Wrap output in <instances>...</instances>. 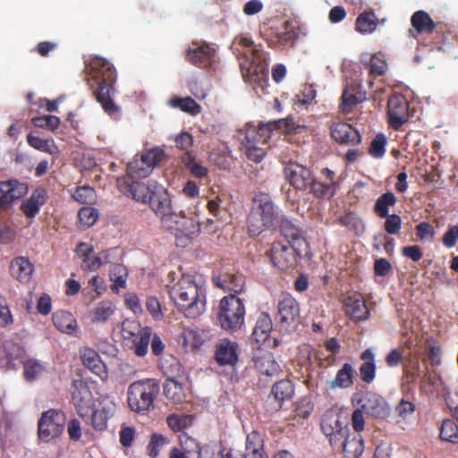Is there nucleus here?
<instances>
[{
    "label": "nucleus",
    "mask_w": 458,
    "mask_h": 458,
    "mask_svg": "<svg viewBox=\"0 0 458 458\" xmlns=\"http://www.w3.org/2000/svg\"><path fill=\"white\" fill-rule=\"evenodd\" d=\"M166 422L173 431L179 432L191 426L193 422V416L186 414H171L166 418Z\"/></svg>",
    "instance_id": "obj_54"
},
{
    "label": "nucleus",
    "mask_w": 458,
    "mask_h": 458,
    "mask_svg": "<svg viewBox=\"0 0 458 458\" xmlns=\"http://www.w3.org/2000/svg\"><path fill=\"white\" fill-rule=\"evenodd\" d=\"M387 64L381 53L374 54L368 64L369 72L374 76L382 75L386 70Z\"/></svg>",
    "instance_id": "obj_62"
},
{
    "label": "nucleus",
    "mask_w": 458,
    "mask_h": 458,
    "mask_svg": "<svg viewBox=\"0 0 458 458\" xmlns=\"http://www.w3.org/2000/svg\"><path fill=\"white\" fill-rule=\"evenodd\" d=\"M377 28V18L373 12H364L356 20V30L361 34H370Z\"/></svg>",
    "instance_id": "obj_50"
},
{
    "label": "nucleus",
    "mask_w": 458,
    "mask_h": 458,
    "mask_svg": "<svg viewBox=\"0 0 458 458\" xmlns=\"http://www.w3.org/2000/svg\"><path fill=\"white\" fill-rule=\"evenodd\" d=\"M155 191L149 196L148 204L153 212L160 218L161 225L164 224L165 218H169L175 211L172 208V202L167 191L159 184L154 186Z\"/></svg>",
    "instance_id": "obj_13"
},
{
    "label": "nucleus",
    "mask_w": 458,
    "mask_h": 458,
    "mask_svg": "<svg viewBox=\"0 0 458 458\" xmlns=\"http://www.w3.org/2000/svg\"><path fill=\"white\" fill-rule=\"evenodd\" d=\"M98 218V212L91 207H85L79 210L78 219L80 227L86 229L93 225Z\"/></svg>",
    "instance_id": "obj_58"
},
{
    "label": "nucleus",
    "mask_w": 458,
    "mask_h": 458,
    "mask_svg": "<svg viewBox=\"0 0 458 458\" xmlns=\"http://www.w3.org/2000/svg\"><path fill=\"white\" fill-rule=\"evenodd\" d=\"M339 222L348 228L350 231L354 232L355 234H361L364 230L365 226L362 222V220L352 212H348L344 214V216H341L339 217Z\"/></svg>",
    "instance_id": "obj_53"
},
{
    "label": "nucleus",
    "mask_w": 458,
    "mask_h": 458,
    "mask_svg": "<svg viewBox=\"0 0 458 458\" xmlns=\"http://www.w3.org/2000/svg\"><path fill=\"white\" fill-rule=\"evenodd\" d=\"M238 345L235 342L224 339L217 345L216 359L221 365H233L238 360Z\"/></svg>",
    "instance_id": "obj_30"
},
{
    "label": "nucleus",
    "mask_w": 458,
    "mask_h": 458,
    "mask_svg": "<svg viewBox=\"0 0 458 458\" xmlns=\"http://www.w3.org/2000/svg\"><path fill=\"white\" fill-rule=\"evenodd\" d=\"M93 247L85 242H81L76 248L77 255L82 259L81 268L83 270L95 271L102 265V260L98 256H91Z\"/></svg>",
    "instance_id": "obj_34"
},
{
    "label": "nucleus",
    "mask_w": 458,
    "mask_h": 458,
    "mask_svg": "<svg viewBox=\"0 0 458 458\" xmlns=\"http://www.w3.org/2000/svg\"><path fill=\"white\" fill-rule=\"evenodd\" d=\"M162 227L174 233L176 237L177 245L182 247L196 237L200 230L196 216H187L182 211L174 212L169 218H165Z\"/></svg>",
    "instance_id": "obj_6"
},
{
    "label": "nucleus",
    "mask_w": 458,
    "mask_h": 458,
    "mask_svg": "<svg viewBox=\"0 0 458 458\" xmlns=\"http://www.w3.org/2000/svg\"><path fill=\"white\" fill-rule=\"evenodd\" d=\"M168 444L169 440L167 437L161 434L154 433L151 436L150 441L147 446L148 454L153 458L157 457L160 449Z\"/></svg>",
    "instance_id": "obj_60"
},
{
    "label": "nucleus",
    "mask_w": 458,
    "mask_h": 458,
    "mask_svg": "<svg viewBox=\"0 0 458 458\" xmlns=\"http://www.w3.org/2000/svg\"><path fill=\"white\" fill-rule=\"evenodd\" d=\"M337 446L342 447L344 458H359L364 452V443L361 435L351 433L350 431L344 435V437Z\"/></svg>",
    "instance_id": "obj_26"
},
{
    "label": "nucleus",
    "mask_w": 458,
    "mask_h": 458,
    "mask_svg": "<svg viewBox=\"0 0 458 458\" xmlns=\"http://www.w3.org/2000/svg\"><path fill=\"white\" fill-rule=\"evenodd\" d=\"M221 458H268V456L263 450L260 436L257 432H252L247 436L244 454L233 451L224 454L223 451Z\"/></svg>",
    "instance_id": "obj_18"
},
{
    "label": "nucleus",
    "mask_w": 458,
    "mask_h": 458,
    "mask_svg": "<svg viewBox=\"0 0 458 458\" xmlns=\"http://www.w3.org/2000/svg\"><path fill=\"white\" fill-rule=\"evenodd\" d=\"M46 201V192L42 189L36 190L31 196L23 201L21 205V208L23 213L29 217H34L41 206Z\"/></svg>",
    "instance_id": "obj_39"
},
{
    "label": "nucleus",
    "mask_w": 458,
    "mask_h": 458,
    "mask_svg": "<svg viewBox=\"0 0 458 458\" xmlns=\"http://www.w3.org/2000/svg\"><path fill=\"white\" fill-rule=\"evenodd\" d=\"M4 351L7 359V369H16L18 364L23 362L25 350L19 343L12 340L5 341L4 344Z\"/></svg>",
    "instance_id": "obj_36"
},
{
    "label": "nucleus",
    "mask_w": 458,
    "mask_h": 458,
    "mask_svg": "<svg viewBox=\"0 0 458 458\" xmlns=\"http://www.w3.org/2000/svg\"><path fill=\"white\" fill-rule=\"evenodd\" d=\"M353 86H347L342 95L341 108L344 113H350L352 108L365 99L361 93H356Z\"/></svg>",
    "instance_id": "obj_44"
},
{
    "label": "nucleus",
    "mask_w": 458,
    "mask_h": 458,
    "mask_svg": "<svg viewBox=\"0 0 458 458\" xmlns=\"http://www.w3.org/2000/svg\"><path fill=\"white\" fill-rule=\"evenodd\" d=\"M344 309L346 314L357 321L367 320L369 317V310L360 294L348 296L344 300Z\"/></svg>",
    "instance_id": "obj_24"
},
{
    "label": "nucleus",
    "mask_w": 458,
    "mask_h": 458,
    "mask_svg": "<svg viewBox=\"0 0 458 458\" xmlns=\"http://www.w3.org/2000/svg\"><path fill=\"white\" fill-rule=\"evenodd\" d=\"M81 359L83 365L101 380L105 381L107 379L108 372L106 366L95 350L89 347L82 348L81 350Z\"/></svg>",
    "instance_id": "obj_22"
},
{
    "label": "nucleus",
    "mask_w": 458,
    "mask_h": 458,
    "mask_svg": "<svg viewBox=\"0 0 458 458\" xmlns=\"http://www.w3.org/2000/svg\"><path fill=\"white\" fill-rule=\"evenodd\" d=\"M440 437L444 441L458 444V426L452 420L443 421L440 428Z\"/></svg>",
    "instance_id": "obj_56"
},
{
    "label": "nucleus",
    "mask_w": 458,
    "mask_h": 458,
    "mask_svg": "<svg viewBox=\"0 0 458 458\" xmlns=\"http://www.w3.org/2000/svg\"><path fill=\"white\" fill-rule=\"evenodd\" d=\"M387 140L384 134H377L372 140L369 154L375 158H381L386 153Z\"/></svg>",
    "instance_id": "obj_64"
},
{
    "label": "nucleus",
    "mask_w": 458,
    "mask_h": 458,
    "mask_svg": "<svg viewBox=\"0 0 458 458\" xmlns=\"http://www.w3.org/2000/svg\"><path fill=\"white\" fill-rule=\"evenodd\" d=\"M256 207L253 208L270 227L275 225L283 216L280 209L275 206L270 196L264 192L257 193L254 197Z\"/></svg>",
    "instance_id": "obj_16"
},
{
    "label": "nucleus",
    "mask_w": 458,
    "mask_h": 458,
    "mask_svg": "<svg viewBox=\"0 0 458 458\" xmlns=\"http://www.w3.org/2000/svg\"><path fill=\"white\" fill-rule=\"evenodd\" d=\"M287 181L296 190H305L312 182L311 172L306 166L298 163H289L284 168Z\"/></svg>",
    "instance_id": "obj_19"
},
{
    "label": "nucleus",
    "mask_w": 458,
    "mask_h": 458,
    "mask_svg": "<svg viewBox=\"0 0 458 458\" xmlns=\"http://www.w3.org/2000/svg\"><path fill=\"white\" fill-rule=\"evenodd\" d=\"M188 60L195 65L211 68L216 63V48L210 44L192 43L187 52Z\"/></svg>",
    "instance_id": "obj_14"
},
{
    "label": "nucleus",
    "mask_w": 458,
    "mask_h": 458,
    "mask_svg": "<svg viewBox=\"0 0 458 458\" xmlns=\"http://www.w3.org/2000/svg\"><path fill=\"white\" fill-rule=\"evenodd\" d=\"M54 326L62 333L77 336L80 333L76 318L65 310L55 311L52 316Z\"/></svg>",
    "instance_id": "obj_28"
},
{
    "label": "nucleus",
    "mask_w": 458,
    "mask_h": 458,
    "mask_svg": "<svg viewBox=\"0 0 458 458\" xmlns=\"http://www.w3.org/2000/svg\"><path fill=\"white\" fill-rule=\"evenodd\" d=\"M29 145L39 151L54 155L57 152V147L52 139H42L32 132L27 136Z\"/></svg>",
    "instance_id": "obj_47"
},
{
    "label": "nucleus",
    "mask_w": 458,
    "mask_h": 458,
    "mask_svg": "<svg viewBox=\"0 0 458 458\" xmlns=\"http://www.w3.org/2000/svg\"><path fill=\"white\" fill-rule=\"evenodd\" d=\"M411 23L415 30L420 33H430L435 29V23L433 20L424 11L416 12L411 17Z\"/></svg>",
    "instance_id": "obj_48"
},
{
    "label": "nucleus",
    "mask_w": 458,
    "mask_h": 458,
    "mask_svg": "<svg viewBox=\"0 0 458 458\" xmlns=\"http://www.w3.org/2000/svg\"><path fill=\"white\" fill-rule=\"evenodd\" d=\"M32 123L36 127L55 131L59 127L60 119L55 115H44L33 118Z\"/></svg>",
    "instance_id": "obj_63"
},
{
    "label": "nucleus",
    "mask_w": 458,
    "mask_h": 458,
    "mask_svg": "<svg viewBox=\"0 0 458 458\" xmlns=\"http://www.w3.org/2000/svg\"><path fill=\"white\" fill-rule=\"evenodd\" d=\"M131 182L128 184L124 193L131 196L133 199L141 203H148L149 196H152L154 186H158L155 181H148L147 183L138 182V180H131Z\"/></svg>",
    "instance_id": "obj_27"
},
{
    "label": "nucleus",
    "mask_w": 458,
    "mask_h": 458,
    "mask_svg": "<svg viewBox=\"0 0 458 458\" xmlns=\"http://www.w3.org/2000/svg\"><path fill=\"white\" fill-rule=\"evenodd\" d=\"M272 320L267 313L262 312L257 318L251 340L258 344H263L270 335L272 331Z\"/></svg>",
    "instance_id": "obj_35"
},
{
    "label": "nucleus",
    "mask_w": 458,
    "mask_h": 458,
    "mask_svg": "<svg viewBox=\"0 0 458 458\" xmlns=\"http://www.w3.org/2000/svg\"><path fill=\"white\" fill-rule=\"evenodd\" d=\"M306 248L297 250L293 244L285 241H276L272 244L269 251V258L276 268L286 270L294 266L297 256L305 252Z\"/></svg>",
    "instance_id": "obj_9"
},
{
    "label": "nucleus",
    "mask_w": 458,
    "mask_h": 458,
    "mask_svg": "<svg viewBox=\"0 0 458 458\" xmlns=\"http://www.w3.org/2000/svg\"><path fill=\"white\" fill-rule=\"evenodd\" d=\"M28 192L26 183L17 180L0 182V209H5Z\"/></svg>",
    "instance_id": "obj_17"
},
{
    "label": "nucleus",
    "mask_w": 458,
    "mask_h": 458,
    "mask_svg": "<svg viewBox=\"0 0 458 458\" xmlns=\"http://www.w3.org/2000/svg\"><path fill=\"white\" fill-rule=\"evenodd\" d=\"M335 182H332L330 184H325L312 179L310 186L311 191L319 198H330L334 195L335 191Z\"/></svg>",
    "instance_id": "obj_61"
},
{
    "label": "nucleus",
    "mask_w": 458,
    "mask_h": 458,
    "mask_svg": "<svg viewBox=\"0 0 458 458\" xmlns=\"http://www.w3.org/2000/svg\"><path fill=\"white\" fill-rule=\"evenodd\" d=\"M163 389L166 399L174 404L182 403L189 396L188 389L174 378H167Z\"/></svg>",
    "instance_id": "obj_31"
},
{
    "label": "nucleus",
    "mask_w": 458,
    "mask_h": 458,
    "mask_svg": "<svg viewBox=\"0 0 458 458\" xmlns=\"http://www.w3.org/2000/svg\"><path fill=\"white\" fill-rule=\"evenodd\" d=\"M293 386L289 380H280L274 384L267 400V411L271 413L279 411L283 403L293 397Z\"/></svg>",
    "instance_id": "obj_15"
},
{
    "label": "nucleus",
    "mask_w": 458,
    "mask_h": 458,
    "mask_svg": "<svg viewBox=\"0 0 458 458\" xmlns=\"http://www.w3.org/2000/svg\"><path fill=\"white\" fill-rule=\"evenodd\" d=\"M182 160L194 177L203 178L208 174V168L197 161L196 157L191 152L186 151L182 157Z\"/></svg>",
    "instance_id": "obj_49"
},
{
    "label": "nucleus",
    "mask_w": 458,
    "mask_h": 458,
    "mask_svg": "<svg viewBox=\"0 0 458 458\" xmlns=\"http://www.w3.org/2000/svg\"><path fill=\"white\" fill-rule=\"evenodd\" d=\"M10 273L19 282L29 283L33 273V265L24 257L15 258L11 262Z\"/></svg>",
    "instance_id": "obj_32"
},
{
    "label": "nucleus",
    "mask_w": 458,
    "mask_h": 458,
    "mask_svg": "<svg viewBox=\"0 0 458 458\" xmlns=\"http://www.w3.org/2000/svg\"><path fill=\"white\" fill-rule=\"evenodd\" d=\"M169 105L173 108H178L192 115L199 114L201 112V106L191 97L180 98L174 96L169 100Z\"/></svg>",
    "instance_id": "obj_43"
},
{
    "label": "nucleus",
    "mask_w": 458,
    "mask_h": 458,
    "mask_svg": "<svg viewBox=\"0 0 458 458\" xmlns=\"http://www.w3.org/2000/svg\"><path fill=\"white\" fill-rule=\"evenodd\" d=\"M247 226L249 233L253 236L260 234L267 228L270 227L265 221H263L261 215H259L254 208H252L248 216Z\"/></svg>",
    "instance_id": "obj_52"
},
{
    "label": "nucleus",
    "mask_w": 458,
    "mask_h": 458,
    "mask_svg": "<svg viewBox=\"0 0 458 458\" xmlns=\"http://www.w3.org/2000/svg\"><path fill=\"white\" fill-rule=\"evenodd\" d=\"M170 298L187 318H197L206 310V290L193 276L183 275L168 285Z\"/></svg>",
    "instance_id": "obj_2"
},
{
    "label": "nucleus",
    "mask_w": 458,
    "mask_h": 458,
    "mask_svg": "<svg viewBox=\"0 0 458 458\" xmlns=\"http://www.w3.org/2000/svg\"><path fill=\"white\" fill-rule=\"evenodd\" d=\"M142 331L143 327L135 320L126 319L122 323L121 332L126 345H130V342L138 338Z\"/></svg>",
    "instance_id": "obj_51"
},
{
    "label": "nucleus",
    "mask_w": 458,
    "mask_h": 458,
    "mask_svg": "<svg viewBox=\"0 0 458 458\" xmlns=\"http://www.w3.org/2000/svg\"><path fill=\"white\" fill-rule=\"evenodd\" d=\"M151 339V329L148 327H143V331L138 338L133 339L130 342V345H127L131 349H133L134 353L139 357H143L147 354L148 350V344Z\"/></svg>",
    "instance_id": "obj_45"
},
{
    "label": "nucleus",
    "mask_w": 458,
    "mask_h": 458,
    "mask_svg": "<svg viewBox=\"0 0 458 458\" xmlns=\"http://www.w3.org/2000/svg\"><path fill=\"white\" fill-rule=\"evenodd\" d=\"M115 411V403L113 401H105L100 403V408L92 413V425L97 430H104L107 427L108 420Z\"/></svg>",
    "instance_id": "obj_33"
},
{
    "label": "nucleus",
    "mask_w": 458,
    "mask_h": 458,
    "mask_svg": "<svg viewBox=\"0 0 458 458\" xmlns=\"http://www.w3.org/2000/svg\"><path fill=\"white\" fill-rule=\"evenodd\" d=\"M216 285L224 291L231 292V294L241 293L244 287V278L242 275L225 273L214 277Z\"/></svg>",
    "instance_id": "obj_29"
},
{
    "label": "nucleus",
    "mask_w": 458,
    "mask_h": 458,
    "mask_svg": "<svg viewBox=\"0 0 458 458\" xmlns=\"http://www.w3.org/2000/svg\"><path fill=\"white\" fill-rule=\"evenodd\" d=\"M72 400L81 416L84 415L86 409L92 403L90 391L81 379H74L71 387Z\"/></svg>",
    "instance_id": "obj_21"
},
{
    "label": "nucleus",
    "mask_w": 458,
    "mask_h": 458,
    "mask_svg": "<svg viewBox=\"0 0 458 458\" xmlns=\"http://www.w3.org/2000/svg\"><path fill=\"white\" fill-rule=\"evenodd\" d=\"M183 344L190 349L199 348L203 343V337L199 329L193 327L185 328L182 335Z\"/></svg>",
    "instance_id": "obj_57"
},
{
    "label": "nucleus",
    "mask_w": 458,
    "mask_h": 458,
    "mask_svg": "<svg viewBox=\"0 0 458 458\" xmlns=\"http://www.w3.org/2000/svg\"><path fill=\"white\" fill-rule=\"evenodd\" d=\"M231 48L240 59L244 79L254 84L253 89L257 94L264 91L268 76L267 54L245 35L236 37Z\"/></svg>",
    "instance_id": "obj_1"
},
{
    "label": "nucleus",
    "mask_w": 458,
    "mask_h": 458,
    "mask_svg": "<svg viewBox=\"0 0 458 458\" xmlns=\"http://www.w3.org/2000/svg\"><path fill=\"white\" fill-rule=\"evenodd\" d=\"M279 323L286 330L294 329L300 323L301 310L297 301L289 293H282L277 303Z\"/></svg>",
    "instance_id": "obj_11"
},
{
    "label": "nucleus",
    "mask_w": 458,
    "mask_h": 458,
    "mask_svg": "<svg viewBox=\"0 0 458 458\" xmlns=\"http://www.w3.org/2000/svg\"><path fill=\"white\" fill-rule=\"evenodd\" d=\"M218 321L221 327L227 331H236L244 323L245 308L242 299L234 294L225 296L220 301Z\"/></svg>",
    "instance_id": "obj_7"
},
{
    "label": "nucleus",
    "mask_w": 458,
    "mask_h": 458,
    "mask_svg": "<svg viewBox=\"0 0 458 458\" xmlns=\"http://www.w3.org/2000/svg\"><path fill=\"white\" fill-rule=\"evenodd\" d=\"M395 202L394 194L390 191L386 192L377 199L375 204V211L380 217L385 218L388 215L389 207L394 206Z\"/></svg>",
    "instance_id": "obj_55"
},
{
    "label": "nucleus",
    "mask_w": 458,
    "mask_h": 458,
    "mask_svg": "<svg viewBox=\"0 0 458 458\" xmlns=\"http://www.w3.org/2000/svg\"><path fill=\"white\" fill-rule=\"evenodd\" d=\"M354 369L350 363H344L337 371L334 380L329 385L332 389L348 388L353 383Z\"/></svg>",
    "instance_id": "obj_42"
},
{
    "label": "nucleus",
    "mask_w": 458,
    "mask_h": 458,
    "mask_svg": "<svg viewBox=\"0 0 458 458\" xmlns=\"http://www.w3.org/2000/svg\"><path fill=\"white\" fill-rule=\"evenodd\" d=\"M47 371L46 363L37 359L23 361V377L28 382L40 379Z\"/></svg>",
    "instance_id": "obj_38"
},
{
    "label": "nucleus",
    "mask_w": 458,
    "mask_h": 458,
    "mask_svg": "<svg viewBox=\"0 0 458 458\" xmlns=\"http://www.w3.org/2000/svg\"><path fill=\"white\" fill-rule=\"evenodd\" d=\"M65 425L64 414L55 410L42 413L38 421V437L44 442L57 437L64 431Z\"/></svg>",
    "instance_id": "obj_10"
},
{
    "label": "nucleus",
    "mask_w": 458,
    "mask_h": 458,
    "mask_svg": "<svg viewBox=\"0 0 458 458\" xmlns=\"http://www.w3.org/2000/svg\"><path fill=\"white\" fill-rule=\"evenodd\" d=\"M150 173L149 165L141 162L138 156L134 157L127 165V175L131 180L146 178Z\"/></svg>",
    "instance_id": "obj_46"
},
{
    "label": "nucleus",
    "mask_w": 458,
    "mask_h": 458,
    "mask_svg": "<svg viewBox=\"0 0 458 458\" xmlns=\"http://www.w3.org/2000/svg\"><path fill=\"white\" fill-rule=\"evenodd\" d=\"M127 271L125 267L121 264L112 266L110 270V278L114 282V290L118 291L119 288H124L126 285Z\"/></svg>",
    "instance_id": "obj_59"
},
{
    "label": "nucleus",
    "mask_w": 458,
    "mask_h": 458,
    "mask_svg": "<svg viewBox=\"0 0 458 458\" xmlns=\"http://www.w3.org/2000/svg\"><path fill=\"white\" fill-rule=\"evenodd\" d=\"M159 391V383L154 378L131 383L127 390V402L130 409L142 414L154 410L155 400Z\"/></svg>",
    "instance_id": "obj_5"
},
{
    "label": "nucleus",
    "mask_w": 458,
    "mask_h": 458,
    "mask_svg": "<svg viewBox=\"0 0 458 458\" xmlns=\"http://www.w3.org/2000/svg\"><path fill=\"white\" fill-rule=\"evenodd\" d=\"M331 135L335 141L346 145H355L360 141L359 131L346 123L333 124L331 126Z\"/></svg>",
    "instance_id": "obj_25"
},
{
    "label": "nucleus",
    "mask_w": 458,
    "mask_h": 458,
    "mask_svg": "<svg viewBox=\"0 0 458 458\" xmlns=\"http://www.w3.org/2000/svg\"><path fill=\"white\" fill-rule=\"evenodd\" d=\"M320 428L333 447L341 443L344 435L350 429L347 419L333 411H328L323 414Z\"/></svg>",
    "instance_id": "obj_8"
},
{
    "label": "nucleus",
    "mask_w": 458,
    "mask_h": 458,
    "mask_svg": "<svg viewBox=\"0 0 458 458\" xmlns=\"http://www.w3.org/2000/svg\"><path fill=\"white\" fill-rule=\"evenodd\" d=\"M89 81H93L98 86L97 99L101 104L105 113L112 119L117 120L120 117V107L113 101V83L116 80L115 69L107 60L97 56L87 65Z\"/></svg>",
    "instance_id": "obj_3"
},
{
    "label": "nucleus",
    "mask_w": 458,
    "mask_h": 458,
    "mask_svg": "<svg viewBox=\"0 0 458 458\" xmlns=\"http://www.w3.org/2000/svg\"><path fill=\"white\" fill-rule=\"evenodd\" d=\"M115 305L110 301H102L90 311L89 318L93 323H105L115 312Z\"/></svg>",
    "instance_id": "obj_40"
},
{
    "label": "nucleus",
    "mask_w": 458,
    "mask_h": 458,
    "mask_svg": "<svg viewBox=\"0 0 458 458\" xmlns=\"http://www.w3.org/2000/svg\"><path fill=\"white\" fill-rule=\"evenodd\" d=\"M360 403V408L369 416L385 418L389 413V407L386 400L375 393H367Z\"/></svg>",
    "instance_id": "obj_20"
},
{
    "label": "nucleus",
    "mask_w": 458,
    "mask_h": 458,
    "mask_svg": "<svg viewBox=\"0 0 458 458\" xmlns=\"http://www.w3.org/2000/svg\"><path fill=\"white\" fill-rule=\"evenodd\" d=\"M276 225H279L280 231L284 237L283 241L293 244L297 250H301V247L307 249L305 239L301 235L299 228L291 220L283 215Z\"/></svg>",
    "instance_id": "obj_23"
},
{
    "label": "nucleus",
    "mask_w": 458,
    "mask_h": 458,
    "mask_svg": "<svg viewBox=\"0 0 458 458\" xmlns=\"http://www.w3.org/2000/svg\"><path fill=\"white\" fill-rule=\"evenodd\" d=\"M362 365L360 368V373L362 380L370 383L376 376L375 354L370 349L365 350L361 353Z\"/></svg>",
    "instance_id": "obj_41"
},
{
    "label": "nucleus",
    "mask_w": 458,
    "mask_h": 458,
    "mask_svg": "<svg viewBox=\"0 0 458 458\" xmlns=\"http://www.w3.org/2000/svg\"><path fill=\"white\" fill-rule=\"evenodd\" d=\"M256 369L267 377L276 376L280 371V366L275 360L272 353L266 352L254 357Z\"/></svg>",
    "instance_id": "obj_37"
},
{
    "label": "nucleus",
    "mask_w": 458,
    "mask_h": 458,
    "mask_svg": "<svg viewBox=\"0 0 458 458\" xmlns=\"http://www.w3.org/2000/svg\"><path fill=\"white\" fill-rule=\"evenodd\" d=\"M277 124L279 128L284 127L290 129L292 127V120H278L269 123L266 125L256 126L252 123L246 124L242 132L244 135L243 148L249 160L256 163L262 161L267 154L266 148L263 147L269 137V131L272 126Z\"/></svg>",
    "instance_id": "obj_4"
},
{
    "label": "nucleus",
    "mask_w": 458,
    "mask_h": 458,
    "mask_svg": "<svg viewBox=\"0 0 458 458\" xmlns=\"http://www.w3.org/2000/svg\"><path fill=\"white\" fill-rule=\"evenodd\" d=\"M388 123L394 130H399L409 121V106L403 95L395 94L388 100Z\"/></svg>",
    "instance_id": "obj_12"
}]
</instances>
